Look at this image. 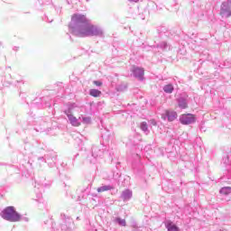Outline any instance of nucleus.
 I'll return each mask as SVG.
<instances>
[{
    "instance_id": "nucleus-1",
    "label": "nucleus",
    "mask_w": 231,
    "mask_h": 231,
    "mask_svg": "<svg viewBox=\"0 0 231 231\" xmlns=\"http://www.w3.org/2000/svg\"><path fill=\"white\" fill-rule=\"evenodd\" d=\"M77 35L78 37H93L95 35H100V30L98 27L88 22L79 28Z\"/></svg>"
},
{
    "instance_id": "nucleus-2",
    "label": "nucleus",
    "mask_w": 231,
    "mask_h": 231,
    "mask_svg": "<svg viewBox=\"0 0 231 231\" xmlns=\"http://www.w3.org/2000/svg\"><path fill=\"white\" fill-rule=\"evenodd\" d=\"M2 217L6 221L11 222L19 221V219H21V216L19 215V213H17V211H15V208L14 207L5 208L2 212Z\"/></svg>"
},
{
    "instance_id": "nucleus-3",
    "label": "nucleus",
    "mask_w": 231,
    "mask_h": 231,
    "mask_svg": "<svg viewBox=\"0 0 231 231\" xmlns=\"http://www.w3.org/2000/svg\"><path fill=\"white\" fill-rule=\"evenodd\" d=\"M196 118L192 114H183L180 117V122L183 125H189V124H194Z\"/></svg>"
},
{
    "instance_id": "nucleus-4",
    "label": "nucleus",
    "mask_w": 231,
    "mask_h": 231,
    "mask_svg": "<svg viewBox=\"0 0 231 231\" xmlns=\"http://www.w3.org/2000/svg\"><path fill=\"white\" fill-rule=\"evenodd\" d=\"M220 14H221V15H223V17H230V15H231V0H227V2L222 4Z\"/></svg>"
},
{
    "instance_id": "nucleus-5",
    "label": "nucleus",
    "mask_w": 231,
    "mask_h": 231,
    "mask_svg": "<svg viewBox=\"0 0 231 231\" xmlns=\"http://www.w3.org/2000/svg\"><path fill=\"white\" fill-rule=\"evenodd\" d=\"M72 21L73 23H76L77 24L79 23H83L85 24V23H88V18H86V15L84 14H74L72 15Z\"/></svg>"
},
{
    "instance_id": "nucleus-6",
    "label": "nucleus",
    "mask_w": 231,
    "mask_h": 231,
    "mask_svg": "<svg viewBox=\"0 0 231 231\" xmlns=\"http://www.w3.org/2000/svg\"><path fill=\"white\" fill-rule=\"evenodd\" d=\"M132 71L134 75V77H136L137 79H143L145 70H143V69L142 68H138V67H133Z\"/></svg>"
},
{
    "instance_id": "nucleus-7",
    "label": "nucleus",
    "mask_w": 231,
    "mask_h": 231,
    "mask_svg": "<svg viewBox=\"0 0 231 231\" xmlns=\"http://www.w3.org/2000/svg\"><path fill=\"white\" fill-rule=\"evenodd\" d=\"M73 111H76L75 106H72V107L69 111H66V115H68L72 125H77V118L73 116Z\"/></svg>"
},
{
    "instance_id": "nucleus-8",
    "label": "nucleus",
    "mask_w": 231,
    "mask_h": 231,
    "mask_svg": "<svg viewBox=\"0 0 231 231\" xmlns=\"http://www.w3.org/2000/svg\"><path fill=\"white\" fill-rule=\"evenodd\" d=\"M166 116H168V120L170 122H174L176 118H178V114L175 111H166Z\"/></svg>"
},
{
    "instance_id": "nucleus-9",
    "label": "nucleus",
    "mask_w": 231,
    "mask_h": 231,
    "mask_svg": "<svg viewBox=\"0 0 231 231\" xmlns=\"http://www.w3.org/2000/svg\"><path fill=\"white\" fill-rule=\"evenodd\" d=\"M132 197H133V192L129 189H125L121 195V198L124 199V201H127V199H131Z\"/></svg>"
},
{
    "instance_id": "nucleus-10",
    "label": "nucleus",
    "mask_w": 231,
    "mask_h": 231,
    "mask_svg": "<svg viewBox=\"0 0 231 231\" xmlns=\"http://www.w3.org/2000/svg\"><path fill=\"white\" fill-rule=\"evenodd\" d=\"M89 95H90V97H94L95 98H97V97H100V95H102V91H100L98 89H90Z\"/></svg>"
},
{
    "instance_id": "nucleus-11",
    "label": "nucleus",
    "mask_w": 231,
    "mask_h": 231,
    "mask_svg": "<svg viewBox=\"0 0 231 231\" xmlns=\"http://www.w3.org/2000/svg\"><path fill=\"white\" fill-rule=\"evenodd\" d=\"M220 194H224V196H228L231 194V187H224L220 189Z\"/></svg>"
},
{
    "instance_id": "nucleus-12",
    "label": "nucleus",
    "mask_w": 231,
    "mask_h": 231,
    "mask_svg": "<svg viewBox=\"0 0 231 231\" xmlns=\"http://www.w3.org/2000/svg\"><path fill=\"white\" fill-rule=\"evenodd\" d=\"M168 231H180V227L172 223L167 225Z\"/></svg>"
},
{
    "instance_id": "nucleus-13",
    "label": "nucleus",
    "mask_w": 231,
    "mask_h": 231,
    "mask_svg": "<svg viewBox=\"0 0 231 231\" xmlns=\"http://www.w3.org/2000/svg\"><path fill=\"white\" fill-rule=\"evenodd\" d=\"M163 91L165 93H172V91H174V87L171 84L166 85L163 88Z\"/></svg>"
},
{
    "instance_id": "nucleus-14",
    "label": "nucleus",
    "mask_w": 231,
    "mask_h": 231,
    "mask_svg": "<svg viewBox=\"0 0 231 231\" xmlns=\"http://www.w3.org/2000/svg\"><path fill=\"white\" fill-rule=\"evenodd\" d=\"M107 190H113V187L111 186H102L97 189V192H106Z\"/></svg>"
},
{
    "instance_id": "nucleus-15",
    "label": "nucleus",
    "mask_w": 231,
    "mask_h": 231,
    "mask_svg": "<svg viewBox=\"0 0 231 231\" xmlns=\"http://www.w3.org/2000/svg\"><path fill=\"white\" fill-rule=\"evenodd\" d=\"M179 107H180V109H187V107H189V106L187 105V101L185 100H180L179 102Z\"/></svg>"
},
{
    "instance_id": "nucleus-16",
    "label": "nucleus",
    "mask_w": 231,
    "mask_h": 231,
    "mask_svg": "<svg viewBox=\"0 0 231 231\" xmlns=\"http://www.w3.org/2000/svg\"><path fill=\"white\" fill-rule=\"evenodd\" d=\"M140 128L142 129V131H147V129H148L147 123H145V122L141 123Z\"/></svg>"
},
{
    "instance_id": "nucleus-17",
    "label": "nucleus",
    "mask_w": 231,
    "mask_h": 231,
    "mask_svg": "<svg viewBox=\"0 0 231 231\" xmlns=\"http://www.w3.org/2000/svg\"><path fill=\"white\" fill-rule=\"evenodd\" d=\"M116 221L121 225V226H125V219L116 218Z\"/></svg>"
},
{
    "instance_id": "nucleus-18",
    "label": "nucleus",
    "mask_w": 231,
    "mask_h": 231,
    "mask_svg": "<svg viewBox=\"0 0 231 231\" xmlns=\"http://www.w3.org/2000/svg\"><path fill=\"white\" fill-rule=\"evenodd\" d=\"M93 84H94L95 86L100 87V86H102V81L94 80V81H93Z\"/></svg>"
},
{
    "instance_id": "nucleus-19",
    "label": "nucleus",
    "mask_w": 231,
    "mask_h": 231,
    "mask_svg": "<svg viewBox=\"0 0 231 231\" xmlns=\"http://www.w3.org/2000/svg\"><path fill=\"white\" fill-rule=\"evenodd\" d=\"M128 1H130L132 3H138V0H128Z\"/></svg>"
},
{
    "instance_id": "nucleus-20",
    "label": "nucleus",
    "mask_w": 231,
    "mask_h": 231,
    "mask_svg": "<svg viewBox=\"0 0 231 231\" xmlns=\"http://www.w3.org/2000/svg\"><path fill=\"white\" fill-rule=\"evenodd\" d=\"M83 120H84L85 122L89 121V119H88V118H83Z\"/></svg>"
}]
</instances>
